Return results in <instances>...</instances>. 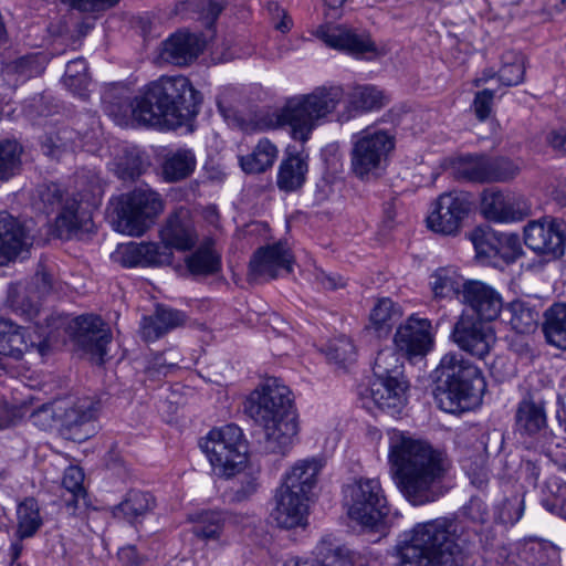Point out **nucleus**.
<instances>
[{"instance_id": "obj_47", "label": "nucleus", "mask_w": 566, "mask_h": 566, "mask_svg": "<svg viewBox=\"0 0 566 566\" xmlns=\"http://www.w3.org/2000/svg\"><path fill=\"white\" fill-rule=\"evenodd\" d=\"M499 80L505 86H515L524 81L525 57L516 51H507L502 55Z\"/></svg>"}, {"instance_id": "obj_4", "label": "nucleus", "mask_w": 566, "mask_h": 566, "mask_svg": "<svg viewBox=\"0 0 566 566\" xmlns=\"http://www.w3.org/2000/svg\"><path fill=\"white\" fill-rule=\"evenodd\" d=\"M468 536L455 520L439 517L417 523L395 546L398 566H460Z\"/></svg>"}, {"instance_id": "obj_2", "label": "nucleus", "mask_w": 566, "mask_h": 566, "mask_svg": "<svg viewBox=\"0 0 566 566\" xmlns=\"http://www.w3.org/2000/svg\"><path fill=\"white\" fill-rule=\"evenodd\" d=\"M124 87L113 86L103 94L105 112L118 124L129 117L145 126L174 125L196 112L199 93L184 75L160 76L144 85L133 99Z\"/></svg>"}, {"instance_id": "obj_43", "label": "nucleus", "mask_w": 566, "mask_h": 566, "mask_svg": "<svg viewBox=\"0 0 566 566\" xmlns=\"http://www.w3.org/2000/svg\"><path fill=\"white\" fill-rule=\"evenodd\" d=\"M463 279L451 268H440L432 275L430 286L436 298H452L462 294Z\"/></svg>"}, {"instance_id": "obj_55", "label": "nucleus", "mask_w": 566, "mask_h": 566, "mask_svg": "<svg viewBox=\"0 0 566 566\" xmlns=\"http://www.w3.org/2000/svg\"><path fill=\"white\" fill-rule=\"evenodd\" d=\"M9 305L17 315L33 321L40 314L41 302L25 287L10 294Z\"/></svg>"}, {"instance_id": "obj_11", "label": "nucleus", "mask_w": 566, "mask_h": 566, "mask_svg": "<svg viewBox=\"0 0 566 566\" xmlns=\"http://www.w3.org/2000/svg\"><path fill=\"white\" fill-rule=\"evenodd\" d=\"M349 516L374 527L389 514L381 483L376 478H359L344 489Z\"/></svg>"}, {"instance_id": "obj_49", "label": "nucleus", "mask_w": 566, "mask_h": 566, "mask_svg": "<svg viewBox=\"0 0 566 566\" xmlns=\"http://www.w3.org/2000/svg\"><path fill=\"white\" fill-rule=\"evenodd\" d=\"M63 82L72 93L84 97L90 82L86 61L82 57L70 61L66 64Z\"/></svg>"}, {"instance_id": "obj_3", "label": "nucleus", "mask_w": 566, "mask_h": 566, "mask_svg": "<svg viewBox=\"0 0 566 566\" xmlns=\"http://www.w3.org/2000/svg\"><path fill=\"white\" fill-rule=\"evenodd\" d=\"M388 464L395 485L411 505L429 504L442 496L441 483L450 462L429 442L392 430L388 441Z\"/></svg>"}, {"instance_id": "obj_32", "label": "nucleus", "mask_w": 566, "mask_h": 566, "mask_svg": "<svg viewBox=\"0 0 566 566\" xmlns=\"http://www.w3.org/2000/svg\"><path fill=\"white\" fill-rule=\"evenodd\" d=\"M310 157L304 151L287 153L279 166L276 185L284 192L301 189L307 178Z\"/></svg>"}, {"instance_id": "obj_24", "label": "nucleus", "mask_w": 566, "mask_h": 566, "mask_svg": "<svg viewBox=\"0 0 566 566\" xmlns=\"http://www.w3.org/2000/svg\"><path fill=\"white\" fill-rule=\"evenodd\" d=\"M292 271V254L283 243L260 248L250 261V275L272 280Z\"/></svg>"}, {"instance_id": "obj_30", "label": "nucleus", "mask_w": 566, "mask_h": 566, "mask_svg": "<svg viewBox=\"0 0 566 566\" xmlns=\"http://www.w3.org/2000/svg\"><path fill=\"white\" fill-rule=\"evenodd\" d=\"M30 245L24 227L7 211H0V264L14 261Z\"/></svg>"}, {"instance_id": "obj_62", "label": "nucleus", "mask_w": 566, "mask_h": 566, "mask_svg": "<svg viewBox=\"0 0 566 566\" xmlns=\"http://www.w3.org/2000/svg\"><path fill=\"white\" fill-rule=\"evenodd\" d=\"M61 2L83 13H101L115 7L119 0H61Z\"/></svg>"}, {"instance_id": "obj_36", "label": "nucleus", "mask_w": 566, "mask_h": 566, "mask_svg": "<svg viewBox=\"0 0 566 566\" xmlns=\"http://www.w3.org/2000/svg\"><path fill=\"white\" fill-rule=\"evenodd\" d=\"M224 0H184L175 6L174 12L181 19H196L210 28L224 9Z\"/></svg>"}, {"instance_id": "obj_15", "label": "nucleus", "mask_w": 566, "mask_h": 566, "mask_svg": "<svg viewBox=\"0 0 566 566\" xmlns=\"http://www.w3.org/2000/svg\"><path fill=\"white\" fill-rule=\"evenodd\" d=\"M470 210L468 197L458 191L439 196L434 208L427 218L428 228L444 235H455Z\"/></svg>"}, {"instance_id": "obj_5", "label": "nucleus", "mask_w": 566, "mask_h": 566, "mask_svg": "<svg viewBox=\"0 0 566 566\" xmlns=\"http://www.w3.org/2000/svg\"><path fill=\"white\" fill-rule=\"evenodd\" d=\"M438 379L437 400L449 413L471 409L485 391L486 382L481 370L457 353L446 354L436 369Z\"/></svg>"}, {"instance_id": "obj_39", "label": "nucleus", "mask_w": 566, "mask_h": 566, "mask_svg": "<svg viewBox=\"0 0 566 566\" xmlns=\"http://www.w3.org/2000/svg\"><path fill=\"white\" fill-rule=\"evenodd\" d=\"M187 266L192 274L210 275L221 268V255L214 249V241L203 240L199 248L187 258Z\"/></svg>"}, {"instance_id": "obj_29", "label": "nucleus", "mask_w": 566, "mask_h": 566, "mask_svg": "<svg viewBox=\"0 0 566 566\" xmlns=\"http://www.w3.org/2000/svg\"><path fill=\"white\" fill-rule=\"evenodd\" d=\"M45 335H38L36 340L32 338L30 328L14 326L9 334L6 342H1L0 354L12 357L14 359H21L27 353H38L41 357L46 355L49 350V343L55 339L53 329L48 328Z\"/></svg>"}, {"instance_id": "obj_59", "label": "nucleus", "mask_w": 566, "mask_h": 566, "mask_svg": "<svg viewBox=\"0 0 566 566\" xmlns=\"http://www.w3.org/2000/svg\"><path fill=\"white\" fill-rule=\"evenodd\" d=\"M27 289L40 301L51 294L55 289V280L51 271L43 264L39 268Z\"/></svg>"}, {"instance_id": "obj_34", "label": "nucleus", "mask_w": 566, "mask_h": 566, "mask_svg": "<svg viewBox=\"0 0 566 566\" xmlns=\"http://www.w3.org/2000/svg\"><path fill=\"white\" fill-rule=\"evenodd\" d=\"M46 64L43 53H34L21 56L2 67V76L9 86L15 87L28 80L40 75Z\"/></svg>"}, {"instance_id": "obj_52", "label": "nucleus", "mask_w": 566, "mask_h": 566, "mask_svg": "<svg viewBox=\"0 0 566 566\" xmlns=\"http://www.w3.org/2000/svg\"><path fill=\"white\" fill-rule=\"evenodd\" d=\"M146 166L137 149H126L115 161V172L123 180H135L144 172Z\"/></svg>"}, {"instance_id": "obj_56", "label": "nucleus", "mask_w": 566, "mask_h": 566, "mask_svg": "<svg viewBox=\"0 0 566 566\" xmlns=\"http://www.w3.org/2000/svg\"><path fill=\"white\" fill-rule=\"evenodd\" d=\"M545 488L548 495L542 500L543 506L566 520V484L558 479H551L545 483Z\"/></svg>"}, {"instance_id": "obj_61", "label": "nucleus", "mask_w": 566, "mask_h": 566, "mask_svg": "<svg viewBox=\"0 0 566 566\" xmlns=\"http://www.w3.org/2000/svg\"><path fill=\"white\" fill-rule=\"evenodd\" d=\"M155 311L157 313V321L161 322L165 335L186 322V315L181 311L164 305H157Z\"/></svg>"}, {"instance_id": "obj_35", "label": "nucleus", "mask_w": 566, "mask_h": 566, "mask_svg": "<svg viewBox=\"0 0 566 566\" xmlns=\"http://www.w3.org/2000/svg\"><path fill=\"white\" fill-rule=\"evenodd\" d=\"M155 506L156 500L150 493L130 490L123 501L114 507L113 514L134 524L150 513Z\"/></svg>"}, {"instance_id": "obj_17", "label": "nucleus", "mask_w": 566, "mask_h": 566, "mask_svg": "<svg viewBox=\"0 0 566 566\" xmlns=\"http://www.w3.org/2000/svg\"><path fill=\"white\" fill-rule=\"evenodd\" d=\"M62 418L61 428L67 438L74 441H84L94 431L93 421L97 417L98 402L90 397L76 400H61Z\"/></svg>"}, {"instance_id": "obj_64", "label": "nucleus", "mask_w": 566, "mask_h": 566, "mask_svg": "<svg viewBox=\"0 0 566 566\" xmlns=\"http://www.w3.org/2000/svg\"><path fill=\"white\" fill-rule=\"evenodd\" d=\"M463 515L473 523L484 524L489 521L490 513L485 503L478 497H472L462 509Z\"/></svg>"}, {"instance_id": "obj_7", "label": "nucleus", "mask_w": 566, "mask_h": 566, "mask_svg": "<svg viewBox=\"0 0 566 566\" xmlns=\"http://www.w3.org/2000/svg\"><path fill=\"white\" fill-rule=\"evenodd\" d=\"M199 447L219 476H234L248 460V446L243 432L234 423L211 429L200 439Z\"/></svg>"}, {"instance_id": "obj_50", "label": "nucleus", "mask_w": 566, "mask_h": 566, "mask_svg": "<svg viewBox=\"0 0 566 566\" xmlns=\"http://www.w3.org/2000/svg\"><path fill=\"white\" fill-rule=\"evenodd\" d=\"M373 373L375 378H402V363L398 353L391 348H385L378 352Z\"/></svg>"}, {"instance_id": "obj_26", "label": "nucleus", "mask_w": 566, "mask_h": 566, "mask_svg": "<svg viewBox=\"0 0 566 566\" xmlns=\"http://www.w3.org/2000/svg\"><path fill=\"white\" fill-rule=\"evenodd\" d=\"M462 302L484 321L495 319L502 308L503 300L497 291L481 281H467L462 290Z\"/></svg>"}, {"instance_id": "obj_8", "label": "nucleus", "mask_w": 566, "mask_h": 566, "mask_svg": "<svg viewBox=\"0 0 566 566\" xmlns=\"http://www.w3.org/2000/svg\"><path fill=\"white\" fill-rule=\"evenodd\" d=\"M46 327L53 329L55 338L60 336V331H65L75 345L96 364H103L107 355V345L112 340V335L106 324L101 317L95 315H82L70 318L66 315H51L45 318Z\"/></svg>"}, {"instance_id": "obj_13", "label": "nucleus", "mask_w": 566, "mask_h": 566, "mask_svg": "<svg viewBox=\"0 0 566 566\" xmlns=\"http://www.w3.org/2000/svg\"><path fill=\"white\" fill-rule=\"evenodd\" d=\"M36 197L34 206L45 214L52 213L56 208L62 209L55 220L60 235H71L80 230H88L91 217L78 211L80 202L76 199H66L63 202L62 189L56 184L40 185Z\"/></svg>"}, {"instance_id": "obj_51", "label": "nucleus", "mask_w": 566, "mask_h": 566, "mask_svg": "<svg viewBox=\"0 0 566 566\" xmlns=\"http://www.w3.org/2000/svg\"><path fill=\"white\" fill-rule=\"evenodd\" d=\"M504 313L510 316L507 322L511 327L520 334L530 333L537 325V314L521 302L511 303Z\"/></svg>"}, {"instance_id": "obj_16", "label": "nucleus", "mask_w": 566, "mask_h": 566, "mask_svg": "<svg viewBox=\"0 0 566 566\" xmlns=\"http://www.w3.org/2000/svg\"><path fill=\"white\" fill-rule=\"evenodd\" d=\"M528 200L517 193L485 190L481 199V212L494 222H517L531 214Z\"/></svg>"}, {"instance_id": "obj_10", "label": "nucleus", "mask_w": 566, "mask_h": 566, "mask_svg": "<svg viewBox=\"0 0 566 566\" xmlns=\"http://www.w3.org/2000/svg\"><path fill=\"white\" fill-rule=\"evenodd\" d=\"M546 402L543 399H534L527 395L518 401L514 415L515 432L523 439L527 450L551 453L552 447H560L555 443L556 436L548 430Z\"/></svg>"}, {"instance_id": "obj_18", "label": "nucleus", "mask_w": 566, "mask_h": 566, "mask_svg": "<svg viewBox=\"0 0 566 566\" xmlns=\"http://www.w3.org/2000/svg\"><path fill=\"white\" fill-rule=\"evenodd\" d=\"M315 36L327 46L346 52L354 56H363L367 53L378 55V49L367 33H357L342 24L319 25L314 32Z\"/></svg>"}, {"instance_id": "obj_48", "label": "nucleus", "mask_w": 566, "mask_h": 566, "mask_svg": "<svg viewBox=\"0 0 566 566\" xmlns=\"http://www.w3.org/2000/svg\"><path fill=\"white\" fill-rule=\"evenodd\" d=\"M557 554L555 545L537 537L525 539L521 548L522 557L531 565H545Z\"/></svg>"}, {"instance_id": "obj_44", "label": "nucleus", "mask_w": 566, "mask_h": 566, "mask_svg": "<svg viewBox=\"0 0 566 566\" xmlns=\"http://www.w3.org/2000/svg\"><path fill=\"white\" fill-rule=\"evenodd\" d=\"M454 178L472 182H488L486 157L463 156L454 159L451 164Z\"/></svg>"}, {"instance_id": "obj_27", "label": "nucleus", "mask_w": 566, "mask_h": 566, "mask_svg": "<svg viewBox=\"0 0 566 566\" xmlns=\"http://www.w3.org/2000/svg\"><path fill=\"white\" fill-rule=\"evenodd\" d=\"M159 235L160 245L167 247L171 253L172 248L181 251L190 250L198 240L189 211L182 208L168 216Z\"/></svg>"}, {"instance_id": "obj_37", "label": "nucleus", "mask_w": 566, "mask_h": 566, "mask_svg": "<svg viewBox=\"0 0 566 566\" xmlns=\"http://www.w3.org/2000/svg\"><path fill=\"white\" fill-rule=\"evenodd\" d=\"M401 316L402 311L398 304L389 297H381L370 310L368 328L378 337H385Z\"/></svg>"}, {"instance_id": "obj_40", "label": "nucleus", "mask_w": 566, "mask_h": 566, "mask_svg": "<svg viewBox=\"0 0 566 566\" xmlns=\"http://www.w3.org/2000/svg\"><path fill=\"white\" fill-rule=\"evenodd\" d=\"M543 331L551 345L566 350V302L553 304L545 312Z\"/></svg>"}, {"instance_id": "obj_54", "label": "nucleus", "mask_w": 566, "mask_h": 566, "mask_svg": "<svg viewBox=\"0 0 566 566\" xmlns=\"http://www.w3.org/2000/svg\"><path fill=\"white\" fill-rule=\"evenodd\" d=\"M22 148L15 140L0 142V180H8L18 171Z\"/></svg>"}, {"instance_id": "obj_28", "label": "nucleus", "mask_w": 566, "mask_h": 566, "mask_svg": "<svg viewBox=\"0 0 566 566\" xmlns=\"http://www.w3.org/2000/svg\"><path fill=\"white\" fill-rule=\"evenodd\" d=\"M117 261L125 268L170 264L172 253L155 242H129L116 251Z\"/></svg>"}, {"instance_id": "obj_33", "label": "nucleus", "mask_w": 566, "mask_h": 566, "mask_svg": "<svg viewBox=\"0 0 566 566\" xmlns=\"http://www.w3.org/2000/svg\"><path fill=\"white\" fill-rule=\"evenodd\" d=\"M405 379L375 378L369 387L370 398L380 409L399 411L406 403Z\"/></svg>"}, {"instance_id": "obj_23", "label": "nucleus", "mask_w": 566, "mask_h": 566, "mask_svg": "<svg viewBox=\"0 0 566 566\" xmlns=\"http://www.w3.org/2000/svg\"><path fill=\"white\" fill-rule=\"evenodd\" d=\"M203 45L199 34L179 30L161 42L158 59L177 66L189 65L202 52Z\"/></svg>"}, {"instance_id": "obj_6", "label": "nucleus", "mask_w": 566, "mask_h": 566, "mask_svg": "<svg viewBox=\"0 0 566 566\" xmlns=\"http://www.w3.org/2000/svg\"><path fill=\"white\" fill-rule=\"evenodd\" d=\"M165 210L163 197L148 187H138L115 200L112 224L115 231L144 235Z\"/></svg>"}, {"instance_id": "obj_25", "label": "nucleus", "mask_w": 566, "mask_h": 566, "mask_svg": "<svg viewBox=\"0 0 566 566\" xmlns=\"http://www.w3.org/2000/svg\"><path fill=\"white\" fill-rule=\"evenodd\" d=\"M275 506L272 517L282 528H294L306 522L308 496L302 492H294L279 486L274 495Z\"/></svg>"}, {"instance_id": "obj_42", "label": "nucleus", "mask_w": 566, "mask_h": 566, "mask_svg": "<svg viewBox=\"0 0 566 566\" xmlns=\"http://www.w3.org/2000/svg\"><path fill=\"white\" fill-rule=\"evenodd\" d=\"M196 168V157L192 150L177 149L166 156L163 174L168 181H179L189 177Z\"/></svg>"}, {"instance_id": "obj_31", "label": "nucleus", "mask_w": 566, "mask_h": 566, "mask_svg": "<svg viewBox=\"0 0 566 566\" xmlns=\"http://www.w3.org/2000/svg\"><path fill=\"white\" fill-rule=\"evenodd\" d=\"M323 467V459L317 457L297 460L283 474L280 486L308 496L317 483V476Z\"/></svg>"}, {"instance_id": "obj_38", "label": "nucleus", "mask_w": 566, "mask_h": 566, "mask_svg": "<svg viewBox=\"0 0 566 566\" xmlns=\"http://www.w3.org/2000/svg\"><path fill=\"white\" fill-rule=\"evenodd\" d=\"M43 525V516L34 497H27L17 506V539L33 537Z\"/></svg>"}, {"instance_id": "obj_41", "label": "nucleus", "mask_w": 566, "mask_h": 566, "mask_svg": "<svg viewBox=\"0 0 566 566\" xmlns=\"http://www.w3.org/2000/svg\"><path fill=\"white\" fill-rule=\"evenodd\" d=\"M277 157V148L269 139H261L253 151L239 158L240 166L248 174H261L272 167Z\"/></svg>"}, {"instance_id": "obj_9", "label": "nucleus", "mask_w": 566, "mask_h": 566, "mask_svg": "<svg viewBox=\"0 0 566 566\" xmlns=\"http://www.w3.org/2000/svg\"><path fill=\"white\" fill-rule=\"evenodd\" d=\"M350 164L353 172L365 178L378 175L395 148V137L387 130L367 127L352 138Z\"/></svg>"}, {"instance_id": "obj_14", "label": "nucleus", "mask_w": 566, "mask_h": 566, "mask_svg": "<svg viewBox=\"0 0 566 566\" xmlns=\"http://www.w3.org/2000/svg\"><path fill=\"white\" fill-rule=\"evenodd\" d=\"M524 243L536 254L559 258L566 245V222L552 217L530 221L524 228Z\"/></svg>"}, {"instance_id": "obj_53", "label": "nucleus", "mask_w": 566, "mask_h": 566, "mask_svg": "<svg viewBox=\"0 0 566 566\" xmlns=\"http://www.w3.org/2000/svg\"><path fill=\"white\" fill-rule=\"evenodd\" d=\"M520 165L507 157H486L488 182L511 181L520 174Z\"/></svg>"}, {"instance_id": "obj_20", "label": "nucleus", "mask_w": 566, "mask_h": 566, "mask_svg": "<svg viewBox=\"0 0 566 566\" xmlns=\"http://www.w3.org/2000/svg\"><path fill=\"white\" fill-rule=\"evenodd\" d=\"M453 342L469 355L483 359L495 343V335L490 326L471 316H461L452 331Z\"/></svg>"}, {"instance_id": "obj_22", "label": "nucleus", "mask_w": 566, "mask_h": 566, "mask_svg": "<svg viewBox=\"0 0 566 566\" xmlns=\"http://www.w3.org/2000/svg\"><path fill=\"white\" fill-rule=\"evenodd\" d=\"M396 347L409 357L424 356L433 346L432 325L428 318L410 315L395 334Z\"/></svg>"}, {"instance_id": "obj_57", "label": "nucleus", "mask_w": 566, "mask_h": 566, "mask_svg": "<svg viewBox=\"0 0 566 566\" xmlns=\"http://www.w3.org/2000/svg\"><path fill=\"white\" fill-rule=\"evenodd\" d=\"M62 411L61 400L43 403L30 415V420L41 430H51L61 426Z\"/></svg>"}, {"instance_id": "obj_46", "label": "nucleus", "mask_w": 566, "mask_h": 566, "mask_svg": "<svg viewBox=\"0 0 566 566\" xmlns=\"http://www.w3.org/2000/svg\"><path fill=\"white\" fill-rule=\"evenodd\" d=\"M537 455H525L520 464L518 478L523 485L526 488L536 489L539 478L545 473L546 468L549 465L551 453H542L536 451Z\"/></svg>"}, {"instance_id": "obj_45", "label": "nucleus", "mask_w": 566, "mask_h": 566, "mask_svg": "<svg viewBox=\"0 0 566 566\" xmlns=\"http://www.w3.org/2000/svg\"><path fill=\"white\" fill-rule=\"evenodd\" d=\"M226 516L218 511H203L193 518V534L205 541H217L224 528Z\"/></svg>"}, {"instance_id": "obj_21", "label": "nucleus", "mask_w": 566, "mask_h": 566, "mask_svg": "<svg viewBox=\"0 0 566 566\" xmlns=\"http://www.w3.org/2000/svg\"><path fill=\"white\" fill-rule=\"evenodd\" d=\"M258 426L263 431L259 446L264 453L269 454L285 455L295 444L300 432L296 412L287 413L269 423H259Z\"/></svg>"}, {"instance_id": "obj_12", "label": "nucleus", "mask_w": 566, "mask_h": 566, "mask_svg": "<svg viewBox=\"0 0 566 566\" xmlns=\"http://www.w3.org/2000/svg\"><path fill=\"white\" fill-rule=\"evenodd\" d=\"M245 411L256 424L296 412L292 391L277 378L265 379L250 394Z\"/></svg>"}, {"instance_id": "obj_60", "label": "nucleus", "mask_w": 566, "mask_h": 566, "mask_svg": "<svg viewBox=\"0 0 566 566\" xmlns=\"http://www.w3.org/2000/svg\"><path fill=\"white\" fill-rule=\"evenodd\" d=\"M524 513V502L518 497L505 500L497 512V520L502 524H515Z\"/></svg>"}, {"instance_id": "obj_19", "label": "nucleus", "mask_w": 566, "mask_h": 566, "mask_svg": "<svg viewBox=\"0 0 566 566\" xmlns=\"http://www.w3.org/2000/svg\"><path fill=\"white\" fill-rule=\"evenodd\" d=\"M471 241L476 255L481 258L499 256L505 262H513L522 254L521 241L516 233L476 228L471 233Z\"/></svg>"}, {"instance_id": "obj_63", "label": "nucleus", "mask_w": 566, "mask_h": 566, "mask_svg": "<svg viewBox=\"0 0 566 566\" xmlns=\"http://www.w3.org/2000/svg\"><path fill=\"white\" fill-rule=\"evenodd\" d=\"M494 92L491 90H483L475 94L472 108L476 118L484 122L489 118L492 112Z\"/></svg>"}, {"instance_id": "obj_58", "label": "nucleus", "mask_w": 566, "mask_h": 566, "mask_svg": "<svg viewBox=\"0 0 566 566\" xmlns=\"http://www.w3.org/2000/svg\"><path fill=\"white\" fill-rule=\"evenodd\" d=\"M327 357L335 364L345 366L356 358V347L347 336H338L331 340L327 347Z\"/></svg>"}, {"instance_id": "obj_1", "label": "nucleus", "mask_w": 566, "mask_h": 566, "mask_svg": "<svg viewBox=\"0 0 566 566\" xmlns=\"http://www.w3.org/2000/svg\"><path fill=\"white\" fill-rule=\"evenodd\" d=\"M388 103L385 93L374 85H354L348 93L340 85H322L307 94H298L286 99L275 111V127L287 125L293 139L305 143L313 130L329 122L345 123L357 115L378 111Z\"/></svg>"}]
</instances>
